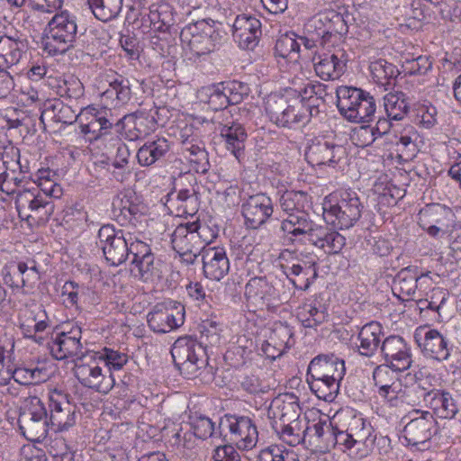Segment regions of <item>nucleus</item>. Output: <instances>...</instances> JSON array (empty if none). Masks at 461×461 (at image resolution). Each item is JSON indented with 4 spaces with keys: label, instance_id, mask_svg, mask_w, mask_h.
I'll list each match as a JSON object with an SVG mask.
<instances>
[{
    "label": "nucleus",
    "instance_id": "obj_13",
    "mask_svg": "<svg viewBox=\"0 0 461 461\" xmlns=\"http://www.w3.org/2000/svg\"><path fill=\"white\" fill-rule=\"evenodd\" d=\"M49 426L55 432L68 431L76 424V407L69 402V394L59 389L49 393Z\"/></svg>",
    "mask_w": 461,
    "mask_h": 461
},
{
    "label": "nucleus",
    "instance_id": "obj_48",
    "mask_svg": "<svg viewBox=\"0 0 461 461\" xmlns=\"http://www.w3.org/2000/svg\"><path fill=\"white\" fill-rule=\"evenodd\" d=\"M268 416L274 420L272 425H281L301 418L300 407L296 402L274 400L268 410Z\"/></svg>",
    "mask_w": 461,
    "mask_h": 461
},
{
    "label": "nucleus",
    "instance_id": "obj_15",
    "mask_svg": "<svg viewBox=\"0 0 461 461\" xmlns=\"http://www.w3.org/2000/svg\"><path fill=\"white\" fill-rule=\"evenodd\" d=\"M184 306L176 302L157 303L147 315L149 327L157 333H167L184 323Z\"/></svg>",
    "mask_w": 461,
    "mask_h": 461
},
{
    "label": "nucleus",
    "instance_id": "obj_5",
    "mask_svg": "<svg viewBox=\"0 0 461 461\" xmlns=\"http://www.w3.org/2000/svg\"><path fill=\"white\" fill-rule=\"evenodd\" d=\"M323 210L334 227L349 229L359 220L362 204L356 192L340 190L325 198Z\"/></svg>",
    "mask_w": 461,
    "mask_h": 461
},
{
    "label": "nucleus",
    "instance_id": "obj_59",
    "mask_svg": "<svg viewBox=\"0 0 461 461\" xmlns=\"http://www.w3.org/2000/svg\"><path fill=\"white\" fill-rule=\"evenodd\" d=\"M308 194L303 191H285L279 199L281 209L288 215L304 211Z\"/></svg>",
    "mask_w": 461,
    "mask_h": 461
},
{
    "label": "nucleus",
    "instance_id": "obj_47",
    "mask_svg": "<svg viewBox=\"0 0 461 461\" xmlns=\"http://www.w3.org/2000/svg\"><path fill=\"white\" fill-rule=\"evenodd\" d=\"M342 378L338 377H306L311 391L325 402H331L337 397L339 390V383Z\"/></svg>",
    "mask_w": 461,
    "mask_h": 461
},
{
    "label": "nucleus",
    "instance_id": "obj_31",
    "mask_svg": "<svg viewBox=\"0 0 461 461\" xmlns=\"http://www.w3.org/2000/svg\"><path fill=\"white\" fill-rule=\"evenodd\" d=\"M451 211L439 203H431L420 209L418 214V223L426 230L431 237H436L451 216Z\"/></svg>",
    "mask_w": 461,
    "mask_h": 461
},
{
    "label": "nucleus",
    "instance_id": "obj_26",
    "mask_svg": "<svg viewBox=\"0 0 461 461\" xmlns=\"http://www.w3.org/2000/svg\"><path fill=\"white\" fill-rule=\"evenodd\" d=\"M307 442L310 446L325 450L335 447L339 448V428L334 427L328 419H319L312 423L308 420Z\"/></svg>",
    "mask_w": 461,
    "mask_h": 461
},
{
    "label": "nucleus",
    "instance_id": "obj_55",
    "mask_svg": "<svg viewBox=\"0 0 461 461\" xmlns=\"http://www.w3.org/2000/svg\"><path fill=\"white\" fill-rule=\"evenodd\" d=\"M256 461H300L298 455L282 444H270L261 448Z\"/></svg>",
    "mask_w": 461,
    "mask_h": 461
},
{
    "label": "nucleus",
    "instance_id": "obj_14",
    "mask_svg": "<svg viewBox=\"0 0 461 461\" xmlns=\"http://www.w3.org/2000/svg\"><path fill=\"white\" fill-rule=\"evenodd\" d=\"M245 296L249 303L268 312H275L283 303L284 298L266 276H256L247 283Z\"/></svg>",
    "mask_w": 461,
    "mask_h": 461
},
{
    "label": "nucleus",
    "instance_id": "obj_45",
    "mask_svg": "<svg viewBox=\"0 0 461 461\" xmlns=\"http://www.w3.org/2000/svg\"><path fill=\"white\" fill-rule=\"evenodd\" d=\"M382 333L383 328L377 321H370L364 325L358 333L359 353L366 357L373 356L380 344Z\"/></svg>",
    "mask_w": 461,
    "mask_h": 461
},
{
    "label": "nucleus",
    "instance_id": "obj_57",
    "mask_svg": "<svg viewBox=\"0 0 461 461\" xmlns=\"http://www.w3.org/2000/svg\"><path fill=\"white\" fill-rule=\"evenodd\" d=\"M275 52L278 57L290 61H297L300 57L297 34L289 32L281 35L276 42Z\"/></svg>",
    "mask_w": 461,
    "mask_h": 461
},
{
    "label": "nucleus",
    "instance_id": "obj_43",
    "mask_svg": "<svg viewBox=\"0 0 461 461\" xmlns=\"http://www.w3.org/2000/svg\"><path fill=\"white\" fill-rule=\"evenodd\" d=\"M370 73L374 81L385 86V89L393 87H398V77L401 75L400 70L392 63L387 62L384 59H377L371 62Z\"/></svg>",
    "mask_w": 461,
    "mask_h": 461
},
{
    "label": "nucleus",
    "instance_id": "obj_11",
    "mask_svg": "<svg viewBox=\"0 0 461 461\" xmlns=\"http://www.w3.org/2000/svg\"><path fill=\"white\" fill-rule=\"evenodd\" d=\"M147 212V205L133 191L121 194L113 202V213L121 226L142 230L146 226Z\"/></svg>",
    "mask_w": 461,
    "mask_h": 461
},
{
    "label": "nucleus",
    "instance_id": "obj_36",
    "mask_svg": "<svg viewBox=\"0 0 461 461\" xmlns=\"http://www.w3.org/2000/svg\"><path fill=\"white\" fill-rule=\"evenodd\" d=\"M346 368L343 360L331 355H319L309 364L307 376L309 377H338L343 378Z\"/></svg>",
    "mask_w": 461,
    "mask_h": 461
},
{
    "label": "nucleus",
    "instance_id": "obj_52",
    "mask_svg": "<svg viewBox=\"0 0 461 461\" xmlns=\"http://www.w3.org/2000/svg\"><path fill=\"white\" fill-rule=\"evenodd\" d=\"M17 158V148L5 147L0 150V190L8 191L10 183L7 181L8 174L17 172L20 166L15 158Z\"/></svg>",
    "mask_w": 461,
    "mask_h": 461
},
{
    "label": "nucleus",
    "instance_id": "obj_4",
    "mask_svg": "<svg viewBox=\"0 0 461 461\" xmlns=\"http://www.w3.org/2000/svg\"><path fill=\"white\" fill-rule=\"evenodd\" d=\"M337 106L348 121L365 123L373 121L376 109L374 97L361 88L340 86L336 90Z\"/></svg>",
    "mask_w": 461,
    "mask_h": 461
},
{
    "label": "nucleus",
    "instance_id": "obj_49",
    "mask_svg": "<svg viewBox=\"0 0 461 461\" xmlns=\"http://www.w3.org/2000/svg\"><path fill=\"white\" fill-rule=\"evenodd\" d=\"M327 317L325 307L317 306L315 302L304 303L297 310V319L304 328L316 329Z\"/></svg>",
    "mask_w": 461,
    "mask_h": 461
},
{
    "label": "nucleus",
    "instance_id": "obj_19",
    "mask_svg": "<svg viewBox=\"0 0 461 461\" xmlns=\"http://www.w3.org/2000/svg\"><path fill=\"white\" fill-rule=\"evenodd\" d=\"M246 225L250 229H258L271 217L274 212L273 203L264 193L249 195L241 205Z\"/></svg>",
    "mask_w": 461,
    "mask_h": 461
},
{
    "label": "nucleus",
    "instance_id": "obj_56",
    "mask_svg": "<svg viewBox=\"0 0 461 461\" xmlns=\"http://www.w3.org/2000/svg\"><path fill=\"white\" fill-rule=\"evenodd\" d=\"M193 139L189 140L188 137L183 139L182 150L184 153L189 154L185 157L191 163H194L197 166L195 168L196 171L205 173L210 168L208 153L204 147L193 143Z\"/></svg>",
    "mask_w": 461,
    "mask_h": 461
},
{
    "label": "nucleus",
    "instance_id": "obj_64",
    "mask_svg": "<svg viewBox=\"0 0 461 461\" xmlns=\"http://www.w3.org/2000/svg\"><path fill=\"white\" fill-rule=\"evenodd\" d=\"M401 86L394 93L390 92L384 96V109L390 120L401 121L403 119V94Z\"/></svg>",
    "mask_w": 461,
    "mask_h": 461
},
{
    "label": "nucleus",
    "instance_id": "obj_58",
    "mask_svg": "<svg viewBox=\"0 0 461 461\" xmlns=\"http://www.w3.org/2000/svg\"><path fill=\"white\" fill-rule=\"evenodd\" d=\"M413 53H405V76H424L430 68L431 62L427 56L421 55V49L412 46Z\"/></svg>",
    "mask_w": 461,
    "mask_h": 461
},
{
    "label": "nucleus",
    "instance_id": "obj_62",
    "mask_svg": "<svg viewBox=\"0 0 461 461\" xmlns=\"http://www.w3.org/2000/svg\"><path fill=\"white\" fill-rule=\"evenodd\" d=\"M14 340L5 336L0 339V378L8 376L14 367Z\"/></svg>",
    "mask_w": 461,
    "mask_h": 461
},
{
    "label": "nucleus",
    "instance_id": "obj_63",
    "mask_svg": "<svg viewBox=\"0 0 461 461\" xmlns=\"http://www.w3.org/2000/svg\"><path fill=\"white\" fill-rule=\"evenodd\" d=\"M190 426L194 435L200 439H207L216 433L215 423L207 416L194 413L190 416Z\"/></svg>",
    "mask_w": 461,
    "mask_h": 461
},
{
    "label": "nucleus",
    "instance_id": "obj_54",
    "mask_svg": "<svg viewBox=\"0 0 461 461\" xmlns=\"http://www.w3.org/2000/svg\"><path fill=\"white\" fill-rule=\"evenodd\" d=\"M202 95H205L206 101L212 110H221V115L224 116L226 120L231 118L230 113L229 111H224V109L229 105V103L221 82L203 87Z\"/></svg>",
    "mask_w": 461,
    "mask_h": 461
},
{
    "label": "nucleus",
    "instance_id": "obj_40",
    "mask_svg": "<svg viewBox=\"0 0 461 461\" xmlns=\"http://www.w3.org/2000/svg\"><path fill=\"white\" fill-rule=\"evenodd\" d=\"M429 378L421 372L405 374V398L408 403L417 405L432 394Z\"/></svg>",
    "mask_w": 461,
    "mask_h": 461
},
{
    "label": "nucleus",
    "instance_id": "obj_21",
    "mask_svg": "<svg viewBox=\"0 0 461 461\" xmlns=\"http://www.w3.org/2000/svg\"><path fill=\"white\" fill-rule=\"evenodd\" d=\"M316 224L304 210L292 213L284 219L281 221L280 230L285 238L293 244H304Z\"/></svg>",
    "mask_w": 461,
    "mask_h": 461
},
{
    "label": "nucleus",
    "instance_id": "obj_17",
    "mask_svg": "<svg viewBox=\"0 0 461 461\" xmlns=\"http://www.w3.org/2000/svg\"><path fill=\"white\" fill-rule=\"evenodd\" d=\"M74 374L82 385L100 393H108L115 384L113 375L104 374L96 360L84 363L83 359H78L75 364Z\"/></svg>",
    "mask_w": 461,
    "mask_h": 461
},
{
    "label": "nucleus",
    "instance_id": "obj_61",
    "mask_svg": "<svg viewBox=\"0 0 461 461\" xmlns=\"http://www.w3.org/2000/svg\"><path fill=\"white\" fill-rule=\"evenodd\" d=\"M84 93L83 84L74 76H68L58 82L57 94L60 97L77 100L84 95Z\"/></svg>",
    "mask_w": 461,
    "mask_h": 461
},
{
    "label": "nucleus",
    "instance_id": "obj_6",
    "mask_svg": "<svg viewBox=\"0 0 461 461\" xmlns=\"http://www.w3.org/2000/svg\"><path fill=\"white\" fill-rule=\"evenodd\" d=\"M77 36L75 15L67 11L56 14L49 22V34L43 41V50L50 56L65 53L73 47Z\"/></svg>",
    "mask_w": 461,
    "mask_h": 461
},
{
    "label": "nucleus",
    "instance_id": "obj_42",
    "mask_svg": "<svg viewBox=\"0 0 461 461\" xmlns=\"http://www.w3.org/2000/svg\"><path fill=\"white\" fill-rule=\"evenodd\" d=\"M80 113H77L71 106L65 104L59 99L48 100L44 104L43 111L41 112L40 120L44 124V119L48 118L55 122L63 124L74 123Z\"/></svg>",
    "mask_w": 461,
    "mask_h": 461
},
{
    "label": "nucleus",
    "instance_id": "obj_23",
    "mask_svg": "<svg viewBox=\"0 0 461 461\" xmlns=\"http://www.w3.org/2000/svg\"><path fill=\"white\" fill-rule=\"evenodd\" d=\"M413 339L426 356L438 361L446 360L449 357L447 341L437 330L420 326L415 330Z\"/></svg>",
    "mask_w": 461,
    "mask_h": 461
},
{
    "label": "nucleus",
    "instance_id": "obj_34",
    "mask_svg": "<svg viewBox=\"0 0 461 461\" xmlns=\"http://www.w3.org/2000/svg\"><path fill=\"white\" fill-rule=\"evenodd\" d=\"M51 321L47 316L46 311L38 307L37 312L31 311L30 318L20 323V329L25 339H31L39 345H45L47 338L42 333H49Z\"/></svg>",
    "mask_w": 461,
    "mask_h": 461
},
{
    "label": "nucleus",
    "instance_id": "obj_37",
    "mask_svg": "<svg viewBox=\"0 0 461 461\" xmlns=\"http://www.w3.org/2000/svg\"><path fill=\"white\" fill-rule=\"evenodd\" d=\"M307 242L323 249L328 254H337L345 246L346 239L326 225L316 224Z\"/></svg>",
    "mask_w": 461,
    "mask_h": 461
},
{
    "label": "nucleus",
    "instance_id": "obj_18",
    "mask_svg": "<svg viewBox=\"0 0 461 461\" xmlns=\"http://www.w3.org/2000/svg\"><path fill=\"white\" fill-rule=\"evenodd\" d=\"M206 227H202L199 221L179 224L171 235L172 248L176 252L203 250L207 241L203 238Z\"/></svg>",
    "mask_w": 461,
    "mask_h": 461
},
{
    "label": "nucleus",
    "instance_id": "obj_2",
    "mask_svg": "<svg viewBox=\"0 0 461 461\" xmlns=\"http://www.w3.org/2000/svg\"><path fill=\"white\" fill-rule=\"evenodd\" d=\"M266 113L270 122L281 128L299 129L319 113L317 104L303 100L288 99L284 95H270L266 102Z\"/></svg>",
    "mask_w": 461,
    "mask_h": 461
},
{
    "label": "nucleus",
    "instance_id": "obj_20",
    "mask_svg": "<svg viewBox=\"0 0 461 461\" xmlns=\"http://www.w3.org/2000/svg\"><path fill=\"white\" fill-rule=\"evenodd\" d=\"M310 32H319L324 41L330 42L332 36L347 33L348 25L343 14L334 9H327L314 15L308 21Z\"/></svg>",
    "mask_w": 461,
    "mask_h": 461
},
{
    "label": "nucleus",
    "instance_id": "obj_39",
    "mask_svg": "<svg viewBox=\"0 0 461 461\" xmlns=\"http://www.w3.org/2000/svg\"><path fill=\"white\" fill-rule=\"evenodd\" d=\"M170 150V143L165 137H155L147 140L137 152L138 163L149 167L161 161Z\"/></svg>",
    "mask_w": 461,
    "mask_h": 461
},
{
    "label": "nucleus",
    "instance_id": "obj_46",
    "mask_svg": "<svg viewBox=\"0 0 461 461\" xmlns=\"http://www.w3.org/2000/svg\"><path fill=\"white\" fill-rule=\"evenodd\" d=\"M168 202L176 208V214L194 216L199 209V202L194 188L180 189L169 194Z\"/></svg>",
    "mask_w": 461,
    "mask_h": 461
},
{
    "label": "nucleus",
    "instance_id": "obj_22",
    "mask_svg": "<svg viewBox=\"0 0 461 461\" xmlns=\"http://www.w3.org/2000/svg\"><path fill=\"white\" fill-rule=\"evenodd\" d=\"M347 428H339V444L342 451L365 445L372 433V427L361 415L349 414Z\"/></svg>",
    "mask_w": 461,
    "mask_h": 461
},
{
    "label": "nucleus",
    "instance_id": "obj_44",
    "mask_svg": "<svg viewBox=\"0 0 461 461\" xmlns=\"http://www.w3.org/2000/svg\"><path fill=\"white\" fill-rule=\"evenodd\" d=\"M128 131V136L131 140L141 139L155 130L156 120L153 116L140 114L124 115L120 121Z\"/></svg>",
    "mask_w": 461,
    "mask_h": 461
},
{
    "label": "nucleus",
    "instance_id": "obj_8",
    "mask_svg": "<svg viewBox=\"0 0 461 461\" xmlns=\"http://www.w3.org/2000/svg\"><path fill=\"white\" fill-rule=\"evenodd\" d=\"M18 426L21 434L28 440L42 441L49 429L47 410L40 398L33 396L25 400L20 408Z\"/></svg>",
    "mask_w": 461,
    "mask_h": 461
},
{
    "label": "nucleus",
    "instance_id": "obj_9",
    "mask_svg": "<svg viewBox=\"0 0 461 461\" xmlns=\"http://www.w3.org/2000/svg\"><path fill=\"white\" fill-rule=\"evenodd\" d=\"M220 434L240 450H250L257 446L258 432L253 420L243 415L225 414L220 420Z\"/></svg>",
    "mask_w": 461,
    "mask_h": 461
},
{
    "label": "nucleus",
    "instance_id": "obj_28",
    "mask_svg": "<svg viewBox=\"0 0 461 461\" xmlns=\"http://www.w3.org/2000/svg\"><path fill=\"white\" fill-rule=\"evenodd\" d=\"M110 116L111 111L106 109H97L95 107H86L81 110L79 117H85L87 122L80 123L81 132L85 135L91 134V139L97 140L106 135L113 128V122Z\"/></svg>",
    "mask_w": 461,
    "mask_h": 461
},
{
    "label": "nucleus",
    "instance_id": "obj_12",
    "mask_svg": "<svg viewBox=\"0 0 461 461\" xmlns=\"http://www.w3.org/2000/svg\"><path fill=\"white\" fill-rule=\"evenodd\" d=\"M81 338L82 330L79 326L75 325L68 331L54 330L50 333V337L47 338L45 345L51 356L58 360L70 357L82 359L84 352Z\"/></svg>",
    "mask_w": 461,
    "mask_h": 461
},
{
    "label": "nucleus",
    "instance_id": "obj_35",
    "mask_svg": "<svg viewBox=\"0 0 461 461\" xmlns=\"http://www.w3.org/2000/svg\"><path fill=\"white\" fill-rule=\"evenodd\" d=\"M28 49L29 41L23 35H5L0 39V60L6 68H10L21 61Z\"/></svg>",
    "mask_w": 461,
    "mask_h": 461
},
{
    "label": "nucleus",
    "instance_id": "obj_60",
    "mask_svg": "<svg viewBox=\"0 0 461 461\" xmlns=\"http://www.w3.org/2000/svg\"><path fill=\"white\" fill-rule=\"evenodd\" d=\"M269 339H271L273 344L287 351L294 345V329L287 322H276L274 323Z\"/></svg>",
    "mask_w": 461,
    "mask_h": 461
},
{
    "label": "nucleus",
    "instance_id": "obj_38",
    "mask_svg": "<svg viewBox=\"0 0 461 461\" xmlns=\"http://www.w3.org/2000/svg\"><path fill=\"white\" fill-rule=\"evenodd\" d=\"M221 136L225 140L226 149L237 158L244 157L245 143L248 133L244 126L236 122H221Z\"/></svg>",
    "mask_w": 461,
    "mask_h": 461
},
{
    "label": "nucleus",
    "instance_id": "obj_1",
    "mask_svg": "<svg viewBox=\"0 0 461 461\" xmlns=\"http://www.w3.org/2000/svg\"><path fill=\"white\" fill-rule=\"evenodd\" d=\"M129 238L122 229L112 224L103 225L97 233V246L102 249L106 262L113 267L123 264L130 256L133 269L138 271L136 276L143 281L151 279L158 275V262L149 244L138 239Z\"/></svg>",
    "mask_w": 461,
    "mask_h": 461
},
{
    "label": "nucleus",
    "instance_id": "obj_41",
    "mask_svg": "<svg viewBox=\"0 0 461 461\" xmlns=\"http://www.w3.org/2000/svg\"><path fill=\"white\" fill-rule=\"evenodd\" d=\"M307 427L308 420L304 417L285 424L272 425V428L278 438L283 442L292 447L306 443Z\"/></svg>",
    "mask_w": 461,
    "mask_h": 461
},
{
    "label": "nucleus",
    "instance_id": "obj_10",
    "mask_svg": "<svg viewBox=\"0 0 461 461\" xmlns=\"http://www.w3.org/2000/svg\"><path fill=\"white\" fill-rule=\"evenodd\" d=\"M15 208L22 221L45 223L54 212L52 201L46 199L38 188H23L16 193Z\"/></svg>",
    "mask_w": 461,
    "mask_h": 461
},
{
    "label": "nucleus",
    "instance_id": "obj_50",
    "mask_svg": "<svg viewBox=\"0 0 461 461\" xmlns=\"http://www.w3.org/2000/svg\"><path fill=\"white\" fill-rule=\"evenodd\" d=\"M86 2L95 17L107 23L119 16L123 0H86Z\"/></svg>",
    "mask_w": 461,
    "mask_h": 461
},
{
    "label": "nucleus",
    "instance_id": "obj_51",
    "mask_svg": "<svg viewBox=\"0 0 461 461\" xmlns=\"http://www.w3.org/2000/svg\"><path fill=\"white\" fill-rule=\"evenodd\" d=\"M381 349L390 368L394 372H401L402 367L397 363L403 359V339L391 335L384 340Z\"/></svg>",
    "mask_w": 461,
    "mask_h": 461
},
{
    "label": "nucleus",
    "instance_id": "obj_53",
    "mask_svg": "<svg viewBox=\"0 0 461 461\" xmlns=\"http://www.w3.org/2000/svg\"><path fill=\"white\" fill-rule=\"evenodd\" d=\"M424 79L418 78L417 80V87L413 91H409L408 94H405V115L408 116L412 122L420 125V119H422L426 113L427 108L431 105V104L423 100L422 102L418 101L415 102V93H420V86L423 85Z\"/></svg>",
    "mask_w": 461,
    "mask_h": 461
},
{
    "label": "nucleus",
    "instance_id": "obj_32",
    "mask_svg": "<svg viewBox=\"0 0 461 461\" xmlns=\"http://www.w3.org/2000/svg\"><path fill=\"white\" fill-rule=\"evenodd\" d=\"M344 154V149L339 145L328 141H317L312 143L306 152L305 158L312 166L328 165L335 167Z\"/></svg>",
    "mask_w": 461,
    "mask_h": 461
},
{
    "label": "nucleus",
    "instance_id": "obj_25",
    "mask_svg": "<svg viewBox=\"0 0 461 461\" xmlns=\"http://www.w3.org/2000/svg\"><path fill=\"white\" fill-rule=\"evenodd\" d=\"M108 87L103 92L101 98L106 105L113 108L125 106L132 98L131 80L118 73L107 75Z\"/></svg>",
    "mask_w": 461,
    "mask_h": 461
},
{
    "label": "nucleus",
    "instance_id": "obj_30",
    "mask_svg": "<svg viewBox=\"0 0 461 461\" xmlns=\"http://www.w3.org/2000/svg\"><path fill=\"white\" fill-rule=\"evenodd\" d=\"M419 413V410L413 409L409 411L408 415H405V418H410V421L405 424V441L408 442V445L425 444L431 437L432 415L426 412L418 417H411L412 414L418 415Z\"/></svg>",
    "mask_w": 461,
    "mask_h": 461
},
{
    "label": "nucleus",
    "instance_id": "obj_16",
    "mask_svg": "<svg viewBox=\"0 0 461 461\" xmlns=\"http://www.w3.org/2000/svg\"><path fill=\"white\" fill-rule=\"evenodd\" d=\"M318 258L312 253L301 254L300 258L282 265L284 274L299 290L306 291L318 276Z\"/></svg>",
    "mask_w": 461,
    "mask_h": 461
},
{
    "label": "nucleus",
    "instance_id": "obj_33",
    "mask_svg": "<svg viewBox=\"0 0 461 461\" xmlns=\"http://www.w3.org/2000/svg\"><path fill=\"white\" fill-rule=\"evenodd\" d=\"M176 11L173 5L167 2L152 4L149 7L147 18L144 23H149L151 31L158 32H170L176 24Z\"/></svg>",
    "mask_w": 461,
    "mask_h": 461
},
{
    "label": "nucleus",
    "instance_id": "obj_3",
    "mask_svg": "<svg viewBox=\"0 0 461 461\" xmlns=\"http://www.w3.org/2000/svg\"><path fill=\"white\" fill-rule=\"evenodd\" d=\"M180 39L186 44L192 59H198L214 51L222 40L220 24L212 19H202L182 28Z\"/></svg>",
    "mask_w": 461,
    "mask_h": 461
},
{
    "label": "nucleus",
    "instance_id": "obj_27",
    "mask_svg": "<svg viewBox=\"0 0 461 461\" xmlns=\"http://www.w3.org/2000/svg\"><path fill=\"white\" fill-rule=\"evenodd\" d=\"M202 262L203 276L212 281H221L230 271V261L222 247H205Z\"/></svg>",
    "mask_w": 461,
    "mask_h": 461
},
{
    "label": "nucleus",
    "instance_id": "obj_29",
    "mask_svg": "<svg viewBox=\"0 0 461 461\" xmlns=\"http://www.w3.org/2000/svg\"><path fill=\"white\" fill-rule=\"evenodd\" d=\"M312 63L316 75L322 80L339 79L346 71L347 59L335 53H315Z\"/></svg>",
    "mask_w": 461,
    "mask_h": 461
},
{
    "label": "nucleus",
    "instance_id": "obj_7",
    "mask_svg": "<svg viewBox=\"0 0 461 461\" xmlns=\"http://www.w3.org/2000/svg\"><path fill=\"white\" fill-rule=\"evenodd\" d=\"M171 356L175 366L187 379L196 377L207 363L204 346L190 337L177 339L172 346Z\"/></svg>",
    "mask_w": 461,
    "mask_h": 461
},
{
    "label": "nucleus",
    "instance_id": "obj_24",
    "mask_svg": "<svg viewBox=\"0 0 461 461\" xmlns=\"http://www.w3.org/2000/svg\"><path fill=\"white\" fill-rule=\"evenodd\" d=\"M261 22L258 18L248 15H238L232 25V35L240 48L253 50L261 36Z\"/></svg>",
    "mask_w": 461,
    "mask_h": 461
}]
</instances>
